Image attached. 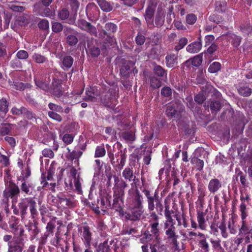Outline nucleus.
I'll use <instances>...</instances> for the list:
<instances>
[{"label":"nucleus","mask_w":252,"mask_h":252,"mask_svg":"<svg viewBox=\"0 0 252 252\" xmlns=\"http://www.w3.org/2000/svg\"><path fill=\"white\" fill-rule=\"evenodd\" d=\"M175 14L173 12V7L170 6L168 8V12L166 16V22L168 24H170L172 20L175 18Z\"/></svg>","instance_id":"obj_49"},{"label":"nucleus","mask_w":252,"mask_h":252,"mask_svg":"<svg viewBox=\"0 0 252 252\" xmlns=\"http://www.w3.org/2000/svg\"><path fill=\"white\" fill-rule=\"evenodd\" d=\"M11 68L15 70H20L22 68V64L20 60L17 58L12 60L10 63Z\"/></svg>","instance_id":"obj_40"},{"label":"nucleus","mask_w":252,"mask_h":252,"mask_svg":"<svg viewBox=\"0 0 252 252\" xmlns=\"http://www.w3.org/2000/svg\"><path fill=\"white\" fill-rule=\"evenodd\" d=\"M239 235L245 237L246 243L252 242V226L248 225L246 221H242L241 227L239 229Z\"/></svg>","instance_id":"obj_10"},{"label":"nucleus","mask_w":252,"mask_h":252,"mask_svg":"<svg viewBox=\"0 0 252 252\" xmlns=\"http://www.w3.org/2000/svg\"><path fill=\"white\" fill-rule=\"evenodd\" d=\"M12 125L9 123H2L0 126V132L2 135L7 134L12 128Z\"/></svg>","instance_id":"obj_35"},{"label":"nucleus","mask_w":252,"mask_h":252,"mask_svg":"<svg viewBox=\"0 0 252 252\" xmlns=\"http://www.w3.org/2000/svg\"><path fill=\"white\" fill-rule=\"evenodd\" d=\"M227 9V3L225 1L219 0L215 2V10L219 13H223Z\"/></svg>","instance_id":"obj_28"},{"label":"nucleus","mask_w":252,"mask_h":252,"mask_svg":"<svg viewBox=\"0 0 252 252\" xmlns=\"http://www.w3.org/2000/svg\"><path fill=\"white\" fill-rule=\"evenodd\" d=\"M77 34L74 33L66 37V42L70 46H75L77 44L78 39L76 36Z\"/></svg>","instance_id":"obj_34"},{"label":"nucleus","mask_w":252,"mask_h":252,"mask_svg":"<svg viewBox=\"0 0 252 252\" xmlns=\"http://www.w3.org/2000/svg\"><path fill=\"white\" fill-rule=\"evenodd\" d=\"M157 5V2L156 0H150L148 2V5L144 15L147 25H151V26H153V18Z\"/></svg>","instance_id":"obj_8"},{"label":"nucleus","mask_w":252,"mask_h":252,"mask_svg":"<svg viewBox=\"0 0 252 252\" xmlns=\"http://www.w3.org/2000/svg\"><path fill=\"white\" fill-rule=\"evenodd\" d=\"M98 38L100 40L99 45L101 47L102 54L104 55L107 53V49L112 45L114 39L104 30H102L99 33Z\"/></svg>","instance_id":"obj_4"},{"label":"nucleus","mask_w":252,"mask_h":252,"mask_svg":"<svg viewBox=\"0 0 252 252\" xmlns=\"http://www.w3.org/2000/svg\"><path fill=\"white\" fill-rule=\"evenodd\" d=\"M92 234L90 231L89 227L88 226H85L83 227V236L85 241L88 244H89L92 238Z\"/></svg>","instance_id":"obj_39"},{"label":"nucleus","mask_w":252,"mask_h":252,"mask_svg":"<svg viewBox=\"0 0 252 252\" xmlns=\"http://www.w3.org/2000/svg\"><path fill=\"white\" fill-rule=\"evenodd\" d=\"M97 3L101 9L105 12H110L113 8V4L105 0H96Z\"/></svg>","instance_id":"obj_26"},{"label":"nucleus","mask_w":252,"mask_h":252,"mask_svg":"<svg viewBox=\"0 0 252 252\" xmlns=\"http://www.w3.org/2000/svg\"><path fill=\"white\" fill-rule=\"evenodd\" d=\"M154 73L158 77H162L166 75V70L159 65L156 64L153 68Z\"/></svg>","instance_id":"obj_33"},{"label":"nucleus","mask_w":252,"mask_h":252,"mask_svg":"<svg viewBox=\"0 0 252 252\" xmlns=\"http://www.w3.org/2000/svg\"><path fill=\"white\" fill-rule=\"evenodd\" d=\"M25 112H26V108L24 106H22L20 108L14 107L11 110L12 114L17 116L24 115V114L25 113Z\"/></svg>","instance_id":"obj_46"},{"label":"nucleus","mask_w":252,"mask_h":252,"mask_svg":"<svg viewBox=\"0 0 252 252\" xmlns=\"http://www.w3.org/2000/svg\"><path fill=\"white\" fill-rule=\"evenodd\" d=\"M52 95L57 97H60L63 93V88L62 87V80L54 77L52 79V85L48 91Z\"/></svg>","instance_id":"obj_6"},{"label":"nucleus","mask_w":252,"mask_h":252,"mask_svg":"<svg viewBox=\"0 0 252 252\" xmlns=\"http://www.w3.org/2000/svg\"><path fill=\"white\" fill-rule=\"evenodd\" d=\"M100 205L102 210H103L104 208L111 207L110 201L109 200L108 197L101 198Z\"/></svg>","instance_id":"obj_62"},{"label":"nucleus","mask_w":252,"mask_h":252,"mask_svg":"<svg viewBox=\"0 0 252 252\" xmlns=\"http://www.w3.org/2000/svg\"><path fill=\"white\" fill-rule=\"evenodd\" d=\"M221 107V105L220 102L218 100L212 101L210 104V108L212 113L220 111Z\"/></svg>","instance_id":"obj_42"},{"label":"nucleus","mask_w":252,"mask_h":252,"mask_svg":"<svg viewBox=\"0 0 252 252\" xmlns=\"http://www.w3.org/2000/svg\"><path fill=\"white\" fill-rule=\"evenodd\" d=\"M229 40H231V42L235 47H238L241 42L242 38L235 34H230L228 36Z\"/></svg>","instance_id":"obj_32"},{"label":"nucleus","mask_w":252,"mask_h":252,"mask_svg":"<svg viewBox=\"0 0 252 252\" xmlns=\"http://www.w3.org/2000/svg\"><path fill=\"white\" fill-rule=\"evenodd\" d=\"M164 229L167 239L171 241L173 245L177 247L178 236L176 235L175 226L173 224L169 225L167 223H164Z\"/></svg>","instance_id":"obj_7"},{"label":"nucleus","mask_w":252,"mask_h":252,"mask_svg":"<svg viewBox=\"0 0 252 252\" xmlns=\"http://www.w3.org/2000/svg\"><path fill=\"white\" fill-rule=\"evenodd\" d=\"M151 232L153 233L155 238L158 240L159 238V230L158 228V222H153L151 224Z\"/></svg>","instance_id":"obj_48"},{"label":"nucleus","mask_w":252,"mask_h":252,"mask_svg":"<svg viewBox=\"0 0 252 252\" xmlns=\"http://www.w3.org/2000/svg\"><path fill=\"white\" fill-rule=\"evenodd\" d=\"M120 137L127 143H131L135 140V134L132 131H126L120 132Z\"/></svg>","instance_id":"obj_24"},{"label":"nucleus","mask_w":252,"mask_h":252,"mask_svg":"<svg viewBox=\"0 0 252 252\" xmlns=\"http://www.w3.org/2000/svg\"><path fill=\"white\" fill-rule=\"evenodd\" d=\"M87 96H86L85 100H90L91 101H95L96 100V96L98 94L97 93H95L94 90L92 91H88L87 92Z\"/></svg>","instance_id":"obj_56"},{"label":"nucleus","mask_w":252,"mask_h":252,"mask_svg":"<svg viewBox=\"0 0 252 252\" xmlns=\"http://www.w3.org/2000/svg\"><path fill=\"white\" fill-rule=\"evenodd\" d=\"M10 228L11 229V232L14 234V236H19V233H20L21 229H22L24 232H25L24 229L22 227H19L16 223L10 224Z\"/></svg>","instance_id":"obj_50"},{"label":"nucleus","mask_w":252,"mask_h":252,"mask_svg":"<svg viewBox=\"0 0 252 252\" xmlns=\"http://www.w3.org/2000/svg\"><path fill=\"white\" fill-rule=\"evenodd\" d=\"M9 102L5 98L0 99V112L5 115L8 111Z\"/></svg>","instance_id":"obj_30"},{"label":"nucleus","mask_w":252,"mask_h":252,"mask_svg":"<svg viewBox=\"0 0 252 252\" xmlns=\"http://www.w3.org/2000/svg\"><path fill=\"white\" fill-rule=\"evenodd\" d=\"M114 243V240L107 239L103 243H101L99 244L97 249V252H111V246Z\"/></svg>","instance_id":"obj_17"},{"label":"nucleus","mask_w":252,"mask_h":252,"mask_svg":"<svg viewBox=\"0 0 252 252\" xmlns=\"http://www.w3.org/2000/svg\"><path fill=\"white\" fill-rule=\"evenodd\" d=\"M122 176L126 180H127L129 182L132 181L133 182H136V176L134 175L133 170L129 167H126L123 170Z\"/></svg>","instance_id":"obj_27"},{"label":"nucleus","mask_w":252,"mask_h":252,"mask_svg":"<svg viewBox=\"0 0 252 252\" xmlns=\"http://www.w3.org/2000/svg\"><path fill=\"white\" fill-rule=\"evenodd\" d=\"M126 158V155L125 153L121 150L116 154V158L114 164L112 165L113 167L116 170H121L125 165Z\"/></svg>","instance_id":"obj_12"},{"label":"nucleus","mask_w":252,"mask_h":252,"mask_svg":"<svg viewBox=\"0 0 252 252\" xmlns=\"http://www.w3.org/2000/svg\"><path fill=\"white\" fill-rule=\"evenodd\" d=\"M218 227L220 230L222 237L224 238H227L228 234L226 231V227L224 220H223L220 224L219 226H218Z\"/></svg>","instance_id":"obj_53"},{"label":"nucleus","mask_w":252,"mask_h":252,"mask_svg":"<svg viewBox=\"0 0 252 252\" xmlns=\"http://www.w3.org/2000/svg\"><path fill=\"white\" fill-rule=\"evenodd\" d=\"M114 90L113 89H109L105 94H102L101 100L103 104L108 107H111L112 102L115 100L114 97Z\"/></svg>","instance_id":"obj_14"},{"label":"nucleus","mask_w":252,"mask_h":252,"mask_svg":"<svg viewBox=\"0 0 252 252\" xmlns=\"http://www.w3.org/2000/svg\"><path fill=\"white\" fill-rule=\"evenodd\" d=\"M38 28L41 30H47L49 28V23L46 19H41L37 24Z\"/></svg>","instance_id":"obj_51"},{"label":"nucleus","mask_w":252,"mask_h":252,"mask_svg":"<svg viewBox=\"0 0 252 252\" xmlns=\"http://www.w3.org/2000/svg\"><path fill=\"white\" fill-rule=\"evenodd\" d=\"M87 47L89 54L92 58H96L100 55L101 52L100 47H101L99 44L93 45L91 42H88Z\"/></svg>","instance_id":"obj_16"},{"label":"nucleus","mask_w":252,"mask_h":252,"mask_svg":"<svg viewBox=\"0 0 252 252\" xmlns=\"http://www.w3.org/2000/svg\"><path fill=\"white\" fill-rule=\"evenodd\" d=\"M20 189L26 194L31 195L34 190V186L32 183H28L26 181H22Z\"/></svg>","instance_id":"obj_20"},{"label":"nucleus","mask_w":252,"mask_h":252,"mask_svg":"<svg viewBox=\"0 0 252 252\" xmlns=\"http://www.w3.org/2000/svg\"><path fill=\"white\" fill-rule=\"evenodd\" d=\"M30 198H25L21 199L20 202L18 203V206L20 210V214L22 218H24L27 214V210L29 206V201Z\"/></svg>","instance_id":"obj_19"},{"label":"nucleus","mask_w":252,"mask_h":252,"mask_svg":"<svg viewBox=\"0 0 252 252\" xmlns=\"http://www.w3.org/2000/svg\"><path fill=\"white\" fill-rule=\"evenodd\" d=\"M197 20L196 16L192 13L187 14L186 18V23L189 25L194 24Z\"/></svg>","instance_id":"obj_54"},{"label":"nucleus","mask_w":252,"mask_h":252,"mask_svg":"<svg viewBox=\"0 0 252 252\" xmlns=\"http://www.w3.org/2000/svg\"><path fill=\"white\" fill-rule=\"evenodd\" d=\"M69 14V12L68 9L63 8L59 12L58 16L61 19L65 20L68 18Z\"/></svg>","instance_id":"obj_61"},{"label":"nucleus","mask_w":252,"mask_h":252,"mask_svg":"<svg viewBox=\"0 0 252 252\" xmlns=\"http://www.w3.org/2000/svg\"><path fill=\"white\" fill-rule=\"evenodd\" d=\"M188 43V39L186 37L181 38L177 45L175 46V50L177 51L182 49Z\"/></svg>","instance_id":"obj_57"},{"label":"nucleus","mask_w":252,"mask_h":252,"mask_svg":"<svg viewBox=\"0 0 252 252\" xmlns=\"http://www.w3.org/2000/svg\"><path fill=\"white\" fill-rule=\"evenodd\" d=\"M166 115L171 118L175 117L177 114V110L173 104H169L166 107Z\"/></svg>","instance_id":"obj_36"},{"label":"nucleus","mask_w":252,"mask_h":252,"mask_svg":"<svg viewBox=\"0 0 252 252\" xmlns=\"http://www.w3.org/2000/svg\"><path fill=\"white\" fill-rule=\"evenodd\" d=\"M57 112L48 111V116L50 118L53 119L55 121H57L59 122H61L63 120L62 117L60 114H58Z\"/></svg>","instance_id":"obj_52"},{"label":"nucleus","mask_w":252,"mask_h":252,"mask_svg":"<svg viewBox=\"0 0 252 252\" xmlns=\"http://www.w3.org/2000/svg\"><path fill=\"white\" fill-rule=\"evenodd\" d=\"M172 90L169 87L165 86L161 90V94L164 97H168L172 95Z\"/></svg>","instance_id":"obj_59"},{"label":"nucleus","mask_w":252,"mask_h":252,"mask_svg":"<svg viewBox=\"0 0 252 252\" xmlns=\"http://www.w3.org/2000/svg\"><path fill=\"white\" fill-rule=\"evenodd\" d=\"M222 188L221 182L217 178L211 179L208 184V189L209 191L213 194L218 192Z\"/></svg>","instance_id":"obj_15"},{"label":"nucleus","mask_w":252,"mask_h":252,"mask_svg":"<svg viewBox=\"0 0 252 252\" xmlns=\"http://www.w3.org/2000/svg\"><path fill=\"white\" fill-rule=\"evenodd\" d=\"M124 202V197L118 198L117 196H114L113 203L112 204V208L115 209L116 211H119L122 209V204Z\"/></svg>","instance_id":"obj_31"},{"label":"nucleus","mask_w":252,"mask_h":252,"mask_svg":"<svg viewBox=\"0 0 252 252\" xmlns=\"http://www.w3.org/2000/svg\"><path fill=\"white\" fill-rule=\"evenodd\" d=\"M75 25L81 30L89 32L90 34L95 36L97 35L96 28L87 21L84 19H79L77 21Z\"/></svg>","instance_id":"obj_11"},{"label":"nucleus","mask_w":252,"mask_h":252,"mask_svg":"<svg viewBox=\"0 0 252 252\" xmlns=\"http://www.w3.org/2000/svg\"><path fill=\"white\" fill-rule=\"evenodd\" d=\"M221 64L219 62H214L210 64L208 71L210 73H216L220 69Z\"/></svg>","instance_id":"obj_45"},{"label":"nucleus","mask_w":252,"mask_h":252,"mask_svg":"<svg viewBox=\"0 0 252 252\" xmlns=\"http://www.w3.org/2000/svg\"><path fill=\"white\" fill-rule=\"evenodd\" d=\"M29 203L31 215L32 217H34L35 215H37V210L35 208L36 202L33 199L30 198Z\"/></svg>","instance_id":"obj_47"},{"label":"nucleus","mask_w":252,"mask_h":252,"mask_svg":"<svg viewBox=\"0 0 252 252\" xmlns=\"http://www.w3.org/2000/svg\"><path fill=\"white\" fill-rule=\"evenodd\" d=\"M191 65L195 67H198L202 62V54H200L191 58Z\"/></svg>","instance_id":"obj_41"},{"label":"nucleus","mask_w":252,"mask_h":252,"mask_svg":"<svg viewBox=\"0 0 252 252\" xmlns=\"http://www.w3.org/2000/svg\"><path fill=\"white\" fill-rule=\"evenodd\" d=\"M105 30L108 34H111V33L115 32L117 29V26L112 23H107L105 24Z\"/></svg>","instance_id":"obj_44"},{"label":"nucleus","mask_w":252,"mask_h":252,"mask_svg":"<svg viewBox=\"0 0 252 252\" xmlns=\"http://www.w3.org/2000/svg\"><path fill=\"white\" fill-rule=\"evenodd\" d=\"M114 179V196L118 198L124 197L125 189L128 185L123 179H120L116 175L113 176Z\"/></svg>","instance_id":"obj_5"},{"label":"nucleus","mask_w":252,"mask_h":252,"mask_svg":"<svg viewBox=\"0 0 252 252\" xmlns=\"http://www.w3.org/2000/svg\"><path fill=\"white\" fill-rule=\"evenodd\" d=\"M143 197L138 190H136L133 194L132 207L143 208Z\"/></svg>","instance_id":"obj_22"},{"label":"nucleus","mask_w":252,"mask_h":252,"mask_svg":"<svg viewBox=\"0 0 252 252\" xmlns=\"http://www.w3.org/2000/svg\"><path fill=\"white\" fill-rule=\"evenodd\" d=\"M239 93L244 96H248L252 94V90L251 88L247 87H241L238 90Z\"/></svg>","instance_id":"obj_55"},{"label":"nucleus","mask_w":252,"mask_h":252,"mask_svg":"<svg viewBox=\"0 0 252 252\" xmlns=\"http://www.w3.org/2000/svg\"><path fill=\"white\" fill-rule=\"evenodd\" d=\"M35 83L38 87L40 88L46 92H48L49 91L50 87L49 86V84L44 82L43 80L35 79Z\"/></svg>","instance_id":"obj_38"},{"label":"nucleus","mask_w":252,"mask_h":252,"mask_svg":"<svg viewBox=\"0 0 252 252\" xmlns=\"http://www.w3.org/2000/svg\"><path fill=\"white\" fill-rule=\"evenodd\" d=\"M20 189L14 182L10 181L3 192V196L11 198L13 203L17 202L18 198L20 196Z\"/></svg>","instance_id":"obj_2"},{"label":"nucleus","mask_w":252,"mask_h":252,"mask_svg":"<svg viewBox=\"0 0 252 252\" xmlns=\"http://www.w3.org/2000/svg\"><path fill=\"white\" fill-rule=\"evenodd\" d=\"M142 192L147 198L148 210L150 211H153L155 208V206L161 201V198L159 197L158 191L156 190L154 193H152L147 189H144Z\"/></svg>","instance_id":"obj_3"},{"label":"nucleus","mask_w":252,"mask_h":252,"mask_svg":"<svg viewBox=\"0 0 252 252\" xmlns=\"http://www.w3.org/2000/svg\"><path fill=\"white\" fill-rule=\"evenodd\" d=\"M63 68L68 69L71 67L74 62L73 58L70 56H65L62 59Z\"/></svg>","instance_id":"obj_29"},{"label":"nucleus","mask_w":252,"mask_h":252,"mask_svg":"<svg viewBox=\"0 0 252 252\" xmlns=\"http://www.w3.org/2000/svg\"><path fill=\"white\" fill-rule=\"evenodd\" d=\"M199 246L204 252H209V246L206 239H203L199 241Z\"/></svg>","instance_id":"obj_64"},{"label":"nucleus","mask_w":252,"mask_h":252,"mask_svg":"<svg viewBox=\"0 0 252 252\" xmlns=\"http://www.w3.org/2000/svg\"><path fill=\"white\" fill-rule=\"evenodd\" d=\"M197 40V41H194L188 45L186 50L188 52L196 53L201 50L202 47L201 37H198Z\"/></svg>","instance_id":"obj_18"},{"label":"nucleus","mask_w":252,"mask_h":252,"mask_svg":"<svg viewBox=\"0 0 252 252\" xmlns=\"http://www.w3.org/2000/svg\"><path fill=\"white\" fill-rule=\"evenodd\" d=\"M24 231L20 230L19 236H14L12 240L8 243V252H22L25 246Z\"/></svg>","instance_id":"obj_1"},{"label":"nucleus","mask_w":252,"mask_h":252,"mask_svg":"<svg viewBox=\"0 0 252 252\" xmlns=\"http://www.w3.org/2000/svg\"><path fill=\"white\" fill-rule=\"evenodd\" d=\"M32 59L37 63H43L48 62L47 59L45 56L39 54H34L32 56Z\"/></svg>","instance_id":"obj_43"},{"label":"nucleus","mask_w":252,"mask_h":252,"mask_svg":"<svg viewBox=\"0 0 252 252\" xmlns=\"http://www.w3.org/2000/svg\"><path fill=\"white\" fill-rule=\"evenodd\" d=\"M165 62L167 67L174 68L178 63L177 56L174 54L167 55L165 57Z\"/></svg>","instance_id":"obj_21"},{"label":"nucleus","mask_w":252,"mask_h":252,"mask_svg":"<svg viewBox=\"0 0 252 252\" xmlns=\"http://www.w3.org/2000/svg\"><path fill=\"white\" fill-rule=\"evenodd\" d=\"M106 151L104 147L98 146L95 149L94 157L95 158L102 157L105 156Z\"/></svg>","instance_id":"obj_63"},{"label":"nucleus","mask_w":252,"mask_h":252,"mask_svg":"<svg viewBox=\"0 0 252 252\" xmlns=\"http://www.w3.org/2000/svg\"><path fill=\"white\" fill-rule=\"evenodd\" d=\"M131 65H132L131 62L127 61H124L120 69L121 74L124 77H128L130 73V67Z\"/></svg>","instance_id":"obj_25"},{"label":"nucleus","mask_w":252,"mask_h":252,"mask_svg":"<svg viewBox=\"0 0 252 252\" xmlns=\"http://www.w3.org/2000/svg\"><path fill=\"white\" fill-rule=\"evenodd\" d=\"M238 176L240 177V182L243 187H248L249 182L246 179V175H245L242 171H239L238 173Z\"/></svg>","instance_id":"obj_60"},{"label":"nucleus","mask_w":252,"mask_h":252,"mask_svg":"<svg viewBox=\"0 0 252 252\" xmlns=\"http://www.w3.org/2000/svg\"><path fill=\"white\" fill-rule=\"evenodd\" d=\"M143 213V208L131 207L129 211L126 213L125 217L126 220L136 221L141 219Z\"/></svg>","instance_id":"obj_9"},{"label":"nucleus","mask_w":252,"mask_h":252,"mask_svg":"<svg viewBox=\"0 0 252 252\" xmlns=\"http://www.w3.org/2000/svg\"><path fill=\"white\" fill-rule=\"evenodd\" d=\"M150 86L153 89L158 88L161 86V82L159 79L153 76L149 77Z\"/></svg>","instance_id":"obj_37"},{"label":"nucleus","mask_w":252,"mask_h":252,"mask_svg":"<svg viewBox=\"0 0 252 252\" xmlns=\"http://www.w3.org/2000/svg\"><path fill=\"white\" fill-rule=\"evenodd\" d=\"M164 12L162 9L158 8L154 19V22H153V26L148 25V27L150 29H152L154 27H161L164 23Z\"/></svg>","instance_id":"obj_13"},{"label":"nucleus","mask_w":252,"mask_h":252,"mask_svg":"<svg viewBox=\"0 0 252 252\" xmlns=\"http://www.w3.org/2000/svg\"><path fill=\"white\" fill-rule=\"evenodd\" d=\"M48 107L51 110L50 111L57 112H63V108L60 106L57 105L53 103H49L48 104Z\"/></svg>","instance_id":"obj_58"},{"label":"nucleus","mask_w":252,"mask_h":252,"mask_svg":"<svg viewBox=\"0 0 252 252\" xmlns=\"http://www.w3.org/2000/svg\"><path fill=\"white\" fill-rule=\"evenodd\" d=\"M206 212L197 211V219L198 223V227L202 230H205L206 227L205 216Z\"/></svg>","instance_id":"obj_23"}]
</instances>
